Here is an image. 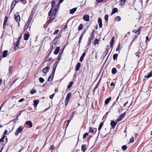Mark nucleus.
Here are the masks:
<instances>
[{"instance_id":"obj_1","label":"nucleus","mask_w":152,"mask_h":152,"mask_svg":"<svg viewBox=\"0 0 152 152\" xmlns=\"http://www.w3.org/2000/svg\"><path fill=\"white\" fill-rule=\"evenodd\" d=\"M71 93L69 92L67 94L65 100V103L66 107L67 106V104L69 101V99L71 95Z\"/></svg>"},{"instance_id":"obj_2","label":"nucleus","mask_w":152,"mask_h":152,"mask_svg":"<svg viewBox=\"0 0 152 152\" xmlns=\"http://www.w3.org/2000/svg\"><path fill=\"white\" fill-rule=\"evenodd\" d=\"M23 130V128L21 126H20L17 130L15 132V134L16 136L18 135L19 133L21 132Z\"/></svg>"},{"instance_id":"obj_3","label":"nucleus","mask_w":152,"mask_h":152,"mask_svg":"<svg viewBox=\"0 0 152 152\" xmlns=\"http://www.w3.org/2000/svg\"><path fill=\"white\" fill-rule=\"evenodd\" d=\"M31 25H27V24L25 25L24 29V32L26 31V32L28 33V31L30 30Z\"/></svg>"},{"instance_id":"obj_4","label":"nucleus","mask_w":152,"mask_h":152,"mask_svg":"<svg viewBox=\"0 0 152 152\" xmlns=\"http://www.w3.org/2000/svg\"><path fill=\"white\" fill-rule=\"evenodd\" d=\"M19 40H17L16 42L14 44V50L16 51L17 50H18L19 48Z\"/></svg>"},{"instance_id":"obj_5","label":"nucleus","mask_w":152,"mask_h":152,"mask_svg":"<svg viewBox=\"0 0 152 152\" xmlns=\"http://www.w3.org/2000/svg\"><path fill=\"white\" fill-rule=\"evenodd\" d=\"M15 18L16 21L17 23H19L20 20V18L18 12H17L15 15Z\"/></svg>"},{"instance_id":"obj_6","label":"nucleus","mask_w":152,"mask_h":152,"mask_svg":"<svg viewBox=\"0 0 152 152\" xmlns=\"http://www.w3.org/2000/svg\"><path fill=\"white\" fill-rule=\"evenodd\" d=\"M56 15V14L54 13V14H52V15H50V18L48 21V23H49L53 21L55 19Z\"/></svg>"},{"instance_id":"obj_7","label":"nucleus","mask_w":152,"mask_h":152,"mask_svg":"<svg viewBox=\"0 0 152 152\" xmlns=\"http://www.w3.org/2000/svg\"><path fill=\"white\" fill-rule=\"evenodd\" d=\"M109 49V48H106V50L103 53L101 57V58L103 59L105 56L107 55L108 53V50Z\"/></svg>"},{"instance_id":"obj_8","label":"nucleus","mask_w":152,"mask_h":152,"mask_svg":"<svg viewBox=\"0 0 152 152\" xmlns=\"http://www.w3.org/2000/svg\"><path fill=\"white\" fill-rule=\"evenodd\" d=\"M126 113L124 112L120 116L116 119L117 122H118L121 121L124 117L125 114Z\"/></svg>"},{"instance_id":"obj_9","label":"nucleus","mask_w":152,"mask_h":152,"mask_svg":"<svg viewBox=\"0 0 152 152\" xmlns=\"http://www.w3.org/2000/svg\"><path fill=\"white\" fill-rule=\"evenodd\" d=\"M118 122H117L116 120L115 121L113 120L111 121L110 124L113 129L115 128Z\"/></svg>"},{"instance_id":"obj_10","label":"nucleus","mask_w":152,"mask_h":152,"mask_svg":"<svg viewBox=\"0 0 152 152\" xmlns=\"http://www.w3.org/2000/svg\"><path fill=\"white\" fill-rule=\"evenodd\" d=\"M18 0H14L13 1L12 3L11 6V11L13 9L15 6V5L18 2Z\"/></svg>"},{"instance_id":"obj_11","label":"nucleus","mask_w":152,"mask_h":152,"mask_svg":"<svg viewBox=\"0 0 152 152\" xmlns=\"http://www.w3.org/2000/svg\"><path fill=\"white\" fill-rule=\"evenodd\" d=\"M104 122H101V123H100L99 125V126L98 129V131H99V132L98 133V136L96 138H97L98 137L99 134L100 132V130L104 124Z\"/></svg>"},{"instance_id":"obj_12","label":"nucleus","mask_w":152,"mask_h":152,"mask_svg":"<svg viewBox=\"0 0 152 152\" xmlns=\"http://www.w3.org/2000/svg\"><path fill=\"white\" fill-rule=\"evenodd\" d=\"M50 69V68L48 66H47V67L44 68L43 69L42 72L43 73L46 74L49 71Z\"/></svg>"},{"instance_id":"obj_13","label":"nucleus","mask_w":152,"mask_h":152,"mask_svg":"<svg viewBox=\"0 0 152 152\" xmlns=\"http://www.w3.org/2000/svg\"><path fill=\"white\" fill-rule=\"evenodd\" d=\"M64 50V48H62V49L61 50L60 53H59L57 58V60L59 61L60 60H61V57L62 55V54L63 53V51Z\"/></svg>"},{"instance_id":"obj_14","label":"nucleus","mask_w":152,"mask_h":152,"mask_svg":"<svg viewBox=\"0 0 152 152\" xmlns=\"http://www.w3.org/2000/svg\"><path fill=\"white\" fill-rule=\"evenodd\" d=\"M59 7L60 4H57L55 6V8L54 10L53 11V13H54V14H56L58 9H59Z\"/></svg>"},{"instance_id":"obj_15","label":"nucleus","mask_w":152,"mask_h":152,"mask_svg":"<svg viewBox=\"0 0 152 152\" xmlns=\"http://www.w3.org/2000/svg\"><path fill=\"white\" fill-rule=\"evenodd\" d=\"M83 20L86 21H88L89 20V16L88 15H85L83 17Z\"/></svg>"},{"instance_id":"obj_16","label":"nucleus","mask_w":152,"mask_h":152,"mask_svg":"<svg viewBox=\"0 0 152 152\" xmlns=\"http://www.w3.org/2000/svg\"><path fill=\"white\" fill-rule=\"evenodd\" d=\"M30 36V35L28 33H25L24 34V39L25 41L28 40L29 37Z\"/></svg>"},{"instance_id":"obj_17","label":"nucleus","mask_w":152,"mask_h":152,"mask_svg":"<svg viewBox=\"0 0 152 152\" xmlns=\"http://www.w3.org/2000/svg\"><path fill=\"white\" fill-rule=\"evenodd\" d=\"M56 67L54 66L53 67V69L52 73L51 74V75H52V79L51 80V81H52V80L54 76V75L55 74V70H56Z\"/></svg>"},{"instance_id":"obj_18","label":"nucleus","mask_w":152,"mask_h":152,"mask_svg":"<svg viewBox=\"0 0 152 152\" xmlns=\"http://www.w3.org/2000/svg\"><path fill=\"white\" fill-rule=\"evenodd\" d=\"M98 22L99 23V27L100 28H101L102 27V19L101 18H99L98 19Z\"/></svg>"},{"instance_id":"obj_19","label":"nucleus","mask_w":152,"mask_h":152,"mask_svg":"<svg viewBox=\"0 0 152 152\" xmlns=\"http://www.w3.org/2000/svg\"><path fill=\"white\" fill-rule=\"evenodd\" d=\"M60 47H57L56 48V49H55V51L54 52V54H55V55H57V54L59 50H60Z\"/></svg>"},{"instance_id":"obj_20","label":"nucleus","mask_w":152,"mask_h":152,"mask_svg":"<svg viewBox=\"0 0 152 152\" xmlns=\"http://www.w3.org/2000/svg\"><path fill=\"white\" fill-rule=\"evenodd\" d=\"M87 146L86 144L85 145H82L81 146V150L83 152H85L86 150L87 149Z\"/></svg>"},{"instance_id":"obj_21","label":"nucleus","mask_w":152,"mask_h":152,"mask_svg":"<svg viewBox=\"0 0 152 152\" xmlns=\"http://www.w3.org/2000/svg\"><path fill=\"white\" fill-rule=\"evenodd\" d=\"M25 124L27 125H29L30 128L32 127L33 126V124L32 122L30 121H26L25 122Z\"/></svg>"},{"instance_id":"obj_22","label":"nucleus","mask_w":152,"mask_h":152,"mask_svg":"<svg viewBox=\"0 0 152 152\" xmlns=\"http://www.w3.org/2000/svg\"><path fill=\"white\" fill-rule=\"evenodd\" d=\"M81 66V64L80 62H78L77 64L75 67V70L78 71L79 69Z\"/></svg>"},{"instance_id":"obj_23","label":"nucleus","mask_w":152,"mask_h":152,"mask_svg":"<svg viewBox=\"0 0 152 152\" xmlns=\"http://www.w3.org/2000/svg\"><path fill=\"white\" fill-rule=\"evenodd\" d=\"M8 51L7 50H4L3 52L2 53V57L3 58H5L7 56Z\"/></svg>"},{"instance_id":"obj_24","label":"nucleus","mask_w":152,"mask_h":152,"mask_svg":"<svg viewBox=\"0 0 152 152\" xmlns=\"http://www.w3.org/2000/svg\"><path fill=\"white\" fill-rule=\"evenodd\" d=\"M39 102V100L38 99L34 100V106L35 107H36Z\"/></svg>"},{"instance_id":"obj_25","label":"nucleus","mask_w":152,"mask_h":152,"mask_svg":"<svg viewBox=\"0 0 152 152\" xmlns=\"http://www.w3.org/2000/svg\"><path fill=\"white\" fill-rule=\"evenodd\" d=\"M115 37H113L111 39V40L110 42V47H113V45L114 44V39Z\"/></svg>"},{"instance_id":"obj_26","label":"nucleus","mask_w":152,"mask_h":152,"mask_svg":"<svg viewBox=\"0 0 152 152\" xmlns=\"http://www.w3.org/2000/svg\"><path fill=\"white\" fill-rule=\"evenodd\" d=\"M77 9V7L74 8L70 10L69 13L71 14H73L76 10Z\"/></svg>"},{"instance_id":"obj_27","label":"nucleus","mask_w":152,"mask_h":152,"mask_svg":"<svg viewBox=\"0 0 152 152\" xmlns=\"http://www.w3.org/2000/svg\"><path fill=\"white\" fill-rule=\"evenodd\" d=\"M59 41V40H58L57 39V37H55L54 39L53 40V43L54 45H57L58 44V42Z\"/></svg>"},{"instance_id":"obj_28","label":"nucleus","mask_w":152,"mask_h":152,"mask_svg":"<svg viewBox=\"0 0 152 152\" xmlns=\"http://www.w3.org/2000/svg\"><path fill=\"white\" fill-rule=\"evenodd\" d=\"M111 97H109L107 99H106L104 102V103L105 104L107 105V104L108 103H109L110 101L111 100Z\"/></svg>"},{"instance_id":"obj_29","label":"nucleus","mask_w":152,"mask_h":152,"mask_svg":"<svg viewBox=\"0 0 152 152\" xmlns=\"http://www.w3.org/2000/svg\"><path fill=\"white\" fill-rule=\"evenodd\" d=\"M118 12V9L117 8H114L113 9L112 12L111 13V15H113L116 12Z\"/></svg>"},{"instance_id":"obj_30","label":"nucleus","mask_w":152,"mask_h":152,"mask_svg":"<svg viewBox=\"0 0 152 152\" xmlns=\"http://www.w3.org/2000/svg\"><path fill=\"white\" fill-rule=\"evenodd\" d=\"M37 5H35L33 7V9H32L31 13L34 14L36 11V10L37 8Z\"/></svg>"},{"instance_id":"obj_31","label":"nucleus","mask_w":152,"mask_h":152,"mask_svg":"<svg viewBox=\"0 0 152 152\" xmlns=\"http://www.w3.org/2000/svg\"><path fill=\"white\" fill-rule=\"evenodd\" d=\"M74 84V82L73 81L70 82L68 85L67 87L68 89H70L72 86V85Z\"/></svg>"},{"instance_id":"obj_32","label":"nucleus","mask_w":152,"mask_h":152,"mask_svg":"<svg viewBox=\"0 0 152 152\" xmlns=\"http://www.w3.org/2000/svg\"><path fill=\"white\" fill-rule=\"evenodd\" d=\"M117 69L116 68L114 67L112 69V73L113 74H115L117 72Z\"/></svg>"},{"instance_id":"obj_33","label":"nucleus","mask_w":152,"mask_h":152,"mask_svg":"<svg viewBox=\"0 0 152 152\" xmlns=\"http://www.w3.org/2000/svg\"><path fill=\"white\" fill-rule=\"evenodd\" d=\"M114 19L115 21H120L121 20V18L119 16H116L115 18Z\"/></svg>"},{"instance_id":"obj_34","label":"nucleus","mask_w":152,"mask_h":152,"mask_svg":"<svg viewBox=\"0 0 152 152\" xmlns=\"http://www.w3.org/2000/svg\"><path fill=\"white\" fill-rule=\"evenodd\" d=\"M8 18L7 16H6L5 17L4 20L3 24H4V26L7 23Z\"/></svg>"},{"instance_id":"obj_35","label":"nucleus","mask_w":152,"mask_h":152,"mask_svg":"<svg viewBox=\"0 0 152 152\" xmlns=\"http://www.w3.org/2000/svg\"><path fill=\"white\" fill-rule=\"evenodd\" d=\"M152 76V72H150L149 73L147 76H145V77H147V78H148Z\"/></svg>"},{"instance_id":"obj_36","label":"nucleus","mask_w":152,"mask_h":152,"mask_svg":"<svg viewBox=\"0 0 152 152\" xmlns=\"http://www.w3.org/2000/svg\"><path fill=\"white\" fill-rule=\"evenodd\" d=\"M126 0H120L119 3L121 5H124Z\"/></svg>"},{"instance_id":"obj_37","label":"nucleus","mask_w":152,"mask_h":152,"mask_svg":"<svg viewBox=\"0 0 152 152\" xmlns=\"http://www.w3.org/2000/svg\"><path fill=\"white\" fill-rule=\"evenodd\" d=\"M56 4L54 0L53 1L51 2V9H53L55 5Z\"/></svg>"},{"instance_id":"obj_38","label":"nucleus","mask_w":152,"mask_h":152,"mask_svg":"<svg viewBox=\"0 0 152 152\" xmlns=\"http://www.w3.org/2000/svg\"><path fill=\"white\" fill-rule=\"evenodd\" d=\"M93 39V38H92L90 37L89 38L88 41V42H87V45H89L91 44V41Z\"/></svg>"},{"instance_id":"obj_39","label":"nucleus","mask_w":152,"mask_h":152,"mask_svg":"<svg viewBox=\"0 0 152 152\" xmlns=\"http://www.w3.org/2000/svg\"><path fill=\"white\" fill-rule=\"evenodd\" d=\"M5 137H6V136L5 135H3L0 139V142H3L4 141V140L5 139Z\"/></svg>"},{"instance_id":"obj_40","label":"nucleus","mask_w":152,"mask_h":152,"mask_svg":"<svg viewBox=\"0 0 152 152\" xmlns=\"http://www.w3.org/2000/svg\"><path fill=\"white\" fill-rule=\"evenodd\" d=\"M94 132V129L93 127H90L89 128V132L93 133Z\"/></svg>"},{"instance_id":"obj_41","label":"nucleus","mask_w":152,"mask_h":152,"mask_svg":"<svg viewBox=\"0 0 152 152\" xmlns=\"http://www.w3.org/2000/svg\"><path fill=\"white\" fill-rule=\"evenodd\" d=\"M118 54L117 53H115L113 54V58L114 60H115L118 57Z\"/></svg>"},{"instance_id":"obj_42","label":"nucleus","mask_w":152,"mask_h":152,"mask_svg":"<svg viewBox=\"0 0 152 152\" xmlns=\"http://www.w3.org/2000/svg\"><path fill=\"white\" fill-rule=\"evenodd\" d=\"M140 53L141 52L140 50V49H139L138 50L137 52L135 53V54L136 55V56H138V57L139 58L140 57V56L138 55V54H140Z\"/></svg>"},{"instance_id":"obj_43","label":"nucleus","mask_w":152,"mask_h":152,"mask_svg":"<svg viewBox=\"0 0 152 152\" xmlns=\"http://www.w3.org/2000/svg\"><path fill=\"white\" fill-rule=\"evenodd\" d=\"M83 28V25L82 24H80L78 28V30L79 31L81 30Z\"/></svg>"},{"instance_id":"obj_44","label":"nucleus","mask_w":152,"mask_h":152,"mask_svg":"<svg viewBox=\"0 0 152 152\" xmlns=\"http://www.w3.org/2000/svg\"><path fill=\"white\" fill-rule=\"evenodd\" d=\"M44 80V79L42 77H40L39 78V81L41 83H43Z\"/></svg>"},{"instance_id":"obj_45","label":"nucleus","mask_w":152,"mask_h":152,"mask_svg":"<svg viewBox=\"0 0 152 152\" xmlns=\"http://www.w3.org/2000/svg\"><path fill=\"white\" fill-rule=\"evenodd\" d=\"M122 149L124 151H126L127 148V146L126 145H123L121 147Z\"/></svg>"},{"instance_id":"obj_46","label":"nucleus","mask_w":152,"mask_h":152,"mask_svg":"<svg viewBox=\"0 0 152 152\" xmlns=\"http://www.w3.org/2000/svg\"><path fill=\"white\" fill-rule=\"evenodd\" d=\"M134 142V138L133 137H131L130 140L129 142V143H132Z\"/></svg>"},{"instance_id":"obj_47","label":"nucleus","mask_w":152,"mask_h":152,"mask_svg":"<svg viewBox=\"0 0 152 152\" xmlns=\"http://www.w3.org/2000/svg\"><path fill=\"white\" fill-rule=\"evenodd\" d=\"M53 10V9H50V11L49 12L48 14V16L52 15V14H54V13L53 12L52 13V10Z\"/></svg>"},{"instance_id":"obj_48","label":"nucleus","mask_w":152,"mask_h":152,"mask_svg":"<svg viewBox=\"0 0 152 152\" xmlns=\"http://www.w3.org/2000/svg\"><path fill=\"white\" fill-rule=\"evenodd\" d=\"M36 91L34 88H33L30 91V93L32 94H33L35 93H36Z\"/></svg>"},{"instance_id":"obj_49","label":"nucleus","mask_w":152,"mask_h":152,"mask_svg":"<svg viewBox=\"0 0 152 152\" xmlns=\"http://www.w3.org/2000/svg\"><path fill=\"white\" fill-rule=\"evenodd\" d=\"M120 45H121V43L120 42L118 45V46L117 47V48L116 49V51H118L120 50Z\"/></svg>"},{"instance_id":"obj_50","label":"nucleus","mask_w":152,"mask_h":152,"mask_svg":"<svg viewBox=\"0 0 152 152\" xmlns=\"http://www.w3.org/2000/svg\"><path fill=\"white\" fill-rule=\"evenodd\" d=\"M88 135V134L87 132L85 133L83 135V138L85 139Z\"/></svg>"},{"instance_id":"obj_51","label":"nucleus","mask_w":152,"mask_h":152,"mask_svg":"<svg viewBox=\"0 0 152 152\" xmlns=\"http://www.w3.org/2000/svg\"><path fill=\"white\" fill-rule=\"evenodd\" d=\"M109 15L108 14H106L104 17L105 20L106 21H107L108 20V18Z\"/></svg>"},{"instance_id":"obj_52","label":"nucleus","mask_w":152,"mask_h":152,"mask_svg":"<svg viewBox=\"0 0 152 152\" xmlns=\"http://www.w3.org/2000/svg\"><path fill=\"white\" fill-rule=\"evenodd\" d=\"M94 30H93L92 32H91V34L90 36V37L92 38H93V37H94Z\"/></svg>"},{"instance_id":"obj_53","label":"nucleus","mask_w":152,"mask_h":152,"mask_svg":"<svg viewBox=\"0 0 152 152\" xmlns=\"http://www.w3.org/2000/svg\"><path fill=\"white\" fill-rule=\"evenodd\" d=\"M6 138V139H5V143H4V144H3V143H2L1 144V145L3 146L2 147H3L4 148V146L5 145V144L7 142V141H8V139H7V137H5Z\"/></svg>"},{"instance_id":"obj_54","label":"nucleus","mask_w":152,"mask_h":152,"mask_svg":"<svg viewBox=\"0 0 152 152\" xmlns=\"http://www.w3.org/2000/svg\"><path fill=\"white\" fill-rule=\"evenodd\" d=\"M31 21V20L28 19V20L27 22V23H26V24H27V25H30V23Z\"/></svg>"},{"instance_id":"obj_55","label":"nucleus","mask_w":152,"mask_h":152,"mask_svg":"<svg viewBox=\"0 0 152 152\" xmlns=\"http://www.w3.org/2000/svg\"><path fill=\"white\" fill-rule=\"evenodd\" d=\"M47 58H48L46 57L45 58V61L48 62V61H50L52 59V57H50L48 59H47Z\"/></svg>"},{"instance_id":"obj_56","label":"nucleus","mask_w":152,"mask_h":152,"mask_svg":"<svg viewBox=\"0 0 152 152\" xmlns=\"http://www.w3.org/2000/svg\"><path fill=\"white\" fill-rule=\"evenodd\" d=\"M141 27H140V28H139L137 30V31L138 32V33L137 34L139 35L140 34V32L141 31Z\"/></svg>"},{"instance_id":"obj_57","label":"nucleus","mask_w":152,"mask_h":152,"mask_svg":"<svg viewBox=\"0 0 152 152\" xmlns=\"http://www.w3.org/2000/svg\"><path fill=\"white\" fill-rule=\"evenodd\" d=\"M99 40L97 39H96L94 41V44L96 45L98 43Z\"/></svg>"},{"instance_id":"obj_58","label":"nucleus","mask_w":152,"mask_h":152,"mask_svg":"<svg viewBox=\"0 0 152 152\" xmlns=\"http://www.w3.org/2000/svg\"><path fill=\"white\" fill-rule=\"evenodd\" d=\"M12 66H10L9 68V72L10 73H12Z\"/></svg>"},{"instance_id":"obj_59","label":"nucleus","mask_w":152,"mask_h":152,"mask_svg":"<svg viewBox=\"0 0 152 152\" xmlns=\"http://www.w3.org/2000/svg\"><path fill=\"white\" fill-rule=\"evenodd\" d=\"M59 31V30L58 29L56 30L53 32V34L55 35L57 34Z\"/></svg>"},{"instance_id":"obj_60","label":"nucleus","mask_w":152,"mask_h":152,"mask_svg":"<svg viewBox=\"0 0 152 152\" xmlns=\"http://www.w3.org/2000/svg\"><path fill=\"white\" fill-rule=\"evenodd\" d=\"M59 61H58H58H56V62L54 64V67H56L57 64L58 63Z\"/></svg>"},{"instance_id":"obj_61","label":"nucleus","mask_w":152,"mask_h":152,"mask_svg":"<svg viewBox=\"0 0 152 152\" xmlns=\"http://www.w3.org/2000/svg\"><path fill=\"white\" fill-rule=\"evenodd\" d=\"M25 100V99L23 98L20 99L18 101L19 102H23V101Z\"/></svg>"},{"instance_id":"obj_62","label":"nucleus","mask_w":152,"mask_h":152,"mask_svg":"<svg viewBox=\"0 0 152 152\" xmlns=\"http://www.w3.org/2000/svg\"><path fill=\"white\" fill-rule=\"evenodd\" d=\"M51 51H52V50H51L49 52V53H48V55H47V56H46V58H48L49 57L51 52Z\"/></svg>"},{"instance_id":"obj_63","label":"nucleus","mask_w":152,"mask_h":152,"mask_svg":"<svg viewBox=\"0 0 152 152\" xmlns=\"http://www.w3.org/2000/svg\"><path fill=\"white\" fill-rule=\"evenodd\" d=\"M55 95V94H52V95H50L49 96V98L50 99H52L53 96H54Z\"/></svg>"},{"instance_id":"obj_64","label":"nucleus","mask_w":152,"mask_h":152,"mask_svg":"<svg viewBox=\"0 0 152 152\" xmlns=\"http://www.w3.org/2000/svg\"><path fill=\"white\" fill-rule=\"evenodd\" d=\"M54 148V147L53 145H52L50 148V149L51 150H53Z\"/></svg>"}]
</instances>
